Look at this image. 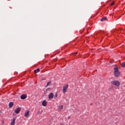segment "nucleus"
<instances>
[{"label": "nucleus", "instance_id": "f257e3e1", "mask_svg": "<svg viewBox=\"0 0 125 125\" xmlns=\"http://www.w3.org/2000/svg\"><path fill=\"white\" fill-rule=\"evenodd\" d=\"M114 76L116 77H119L121 75V72L119 71V67H116L114 68Z\"/></svg>", "mask_w": 125, "mask_h": 125}, {"label": "nucleus", "instance_id": "f03ea898", "mask_svg": "<svg viewBox=\"0 0 125 125\" xmlns=\"http://www.w3.org/2000/svg\"><path fill=\"white\" fill-rule=\"evenodd\" d=\"M111 84L115 85L116 86H120L121 83L118 81H112L111 82Z\"/></svg>", "mask_w": 125, "mask_h": 125}, {"label": "nucleus", "instance_id": "7ed1b4c3", "mask_svg": "<svg viewBox=\"0 0 125 125\" xmlns=\"http://www.w3.org/2000/svg\"><path fill=\"white\" fill-rule=\"evenodd\" d=\"M68 87H69V84H65V85L62 87L63 93H66V92H67V89H68Z\"/></svg>", "mask_w": 125, "mask_h": 125}, {"label": "nucleus", "instance_id": "20e7f679", "mask_svg": "<svg viewBox=\"0 0 125 125\" xmlns=\"http://www.w3.org/2000/svg\"><path fill=\"white\" fill-rule=\"evenodd\" d=\"M53 97H54V94L53 93H50L48 95V98L49 99H53Z\"/></svg>", "mask_w": 125, "mask_h": 125}, {"label": "nucleus", "instance_id": "39448f33", "mask_svg": "<svg viewBox=\"0 0 125 125\" xmlns=\"http://www.w3.org/2000/svg\"><path fill=\"white\" fill-rule=\"evenodd\" d=\"M21 111V108H20V107H18L15 109V112L16 113V114H19Z\"/></svg>", "mask_w": 125, "mask_h": 125}, {"label": "nucleus", "instance_id": "423d86ee", "mask_svg": "<svg viewBox=\"0 0 125 125\" xmlns=\"http://www.w3.org/2000/svg\"><path fill=\"white\" fill-rule=\"evenodd\" d=\"M47 105V103L46 102V100H44L42 102V106H43V107H46Z\"/></svg>", "mask_w": 125, "mask_h": 125}, {"label": "nucleus", "instance_id": "0eeeda50", "mask_svg": "<svg viewBox=\"0 0 125 125\" xmlns=\"http://www.w3.org/2000/svg\"><path fill=\"white\" fill-rule=\"evenodd\" d=\"M26 98H27V95H26V94L22 95L21 96V99H26Z\"/></svg>", "mask_w": 125, "mask_h": 125}, {"label": "nucleus", "instance_id": "6e6552de", "mask_svg": "<svg viewBox=\"0 0 125 125\" xmlns=\"http://www.w3.org/2000/svg\"><path fill=\"white\" fill-rule=\"evenodd\" d=\"M30 113V110L27 111L24 114V117H25V118H28V117H29V114Z\"/></svg>", "mask_w": 125, "mask_h": 125}, {"label": "nucleus", "instance_id": "1a4fd4ad", "mask_svg": "<svg viewBox=\"0 0 125 125\" xmlns=\"http://www.w3.org/2000/svg\"><path fill=\"white\" fill-rule=\"evenodd\" d=\"M16 119L15 118L13 119L12 121L11 122V125H15V121Z\"/></svg>", "mask_w": 125, "mask_h": 125}, {"label": "nucleus", "instance_id": "9d476101", "mask_svg": "<svg viewBox=\"0 0 125 125\" xmlns=\"http://www.w3.org/2000/svg\"><path fill=\"white\" fill-rule=\"evenodd\" d=\"M13 105H14L13 102L9 103V108H12V107L13 106Z\"/></svg>", "mask_w": 125, "mask_h": 125}, {"label": "nucleus", "instance_id": "9b49d317", "mask_svg": "<svg viewBox=\"0 0 125 125\" xmlns=\"http://www.w3.org/2000/svg\"><path fill=\"white\" fill-rule=\"evenodd\" d=\"M106 20H107V18L106 17H104V18H102L101 19V21H106Z\"/></svg>", "mask_w": 125, "mask_h": 125}, {"label": "nucleus", "instance_id": "f8f14e48", "mask_svg": "<svg viewBox=\"0 0 125 125\" xmlns=\"http://www.w3.org/2000/svg\"><path fill=\"white\" fill-rule=\"evenodd\" d=\"M58 109H59V111H61V110H62V109H63V105H61V106H59L58 107Z\"/></svg>", "mask_w": 125, "mask_h": 125}, {"label": "nucleus", "instance_id": "ddd939ff", "mask_svg": "<svg viewBox=\"0 0 125 125\" xmlns=\"http://www.w3.org/2000/svg\"><path fill=\"white\" fill-rule=\"evenodd\" d=\"M120 63L121 64V66L123 68H125V62H122V63Z\"/></svg>", "mask_w": 125, "mask_h": 125}, {"label": "nucleus", "instance_id": "4468645a", "mask_svg": "<svg viewBox=\"0 0 125 125\" xmlns=\"http://www.w3.org/2000/svg\"><path fill=\"white\" fill-rule=\"evenodd\" d=\"M40 72V68H37L36 70H34V73L36 74V73H39Z\"/></svg>", "mask_w": 125, "mask_h": 125}, {"label": "nucleus", "instance_id": "2eb2a0df", "mask_svg": "<svg viewBox=\"0 0 125 125\" xmlns=\"http://www.w3.org/2000/svg\"><path fill=\"white\" fill-rule=\"evenodd\" d=\"M51 84V82H48L46 85V87H47V86H48L49 85H50Z\"/></svg>", "mask_w": 125, "mask_h": 125}, {"label": "nucleus", "instance_id": "dca6fc26", "mask_svg": "<svg viewBox=\"0 0 125 125\" xmlns=\"http://www.w3.org/2000/svg\"><path fill=\"white\" fill-rule=\"evenodd\" d=\"M57 96H58V95H57V93H56L54 96V98H57Z\"/></svg>", "mask_w": 125, "mask_h": 125}, {"label": "nucleus", "instance_id": "f3484780", "mask_svg": "<svg viewBox=\"0 0 125 125\" xmlns=\"http://www.w3.org/2000/svg\"><path fill=\"white\" fill-rule=\"evenodd\" d=\"M115 4V2H112L110 5H114Z\"/></svg>", "mask_w": 125, "mask_h": 125}, {"label": "nucleus", "instance_id": "a211bd4d", "mask_svg": "<svg viewBox=\"0 0 125 125\" xmlns=\"http://www.w3.org/2000/svg\"><path fill=\"white\" fill-rule=\"evenodd\" d=\"M78 54V52H75L74 53V54Z\"/></svg>", "mask_w": 125, "mask_h": 125}, {"label": "nucleus", "instance_id": "6ab92c4d", "mask_svg": "<svg viewBox=\"0 0 125 125\" xmlns=\"http://www.w3.org/2000/svg\"><path fill=\"white\" fill-rule=\"evenodd\" d=\"M70 118H71V117H68V119H70Z\"/></svg>", "mask_w": 125, "mask_h": 125}]
</instances>
